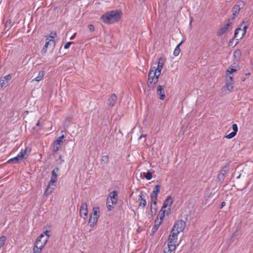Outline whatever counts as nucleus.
Wrapping results in <instances>:
<instances>
[{"instance_id": "nucleus-1", "label": "nucleus", "mask_w": 253, "mask_h": 253, "mask_svg": "<svg viewBox=\"0 0 253 253\" xmlns=\"http://www.w3.org/2000/svg\"><path fill=\"white\" fill-rule=\"evenodd\" d=\"M166 58L161 57L159 58L157 67H151L148 73L147 84L149 87H154L158 83L161 71L166 62Z\"/></svg>"}, {"instance_id": "nucleus-2", "label": "nucleus", "mask_w": 253, "mask_h": 253, "mask_svg": "<svg viewBox=\"0 0 253 253\" xmlns=\"http://www.w3.org/2000/svg\"><path fill=\"white\" fill-rule=\"evenodd\" d=\"M122 12L121 10H112L102 15L101 20L106 24H112L118 22L121 18Z\"/></svg>"}, {"instance_id": "nucleus-3", "label": "nucleus", "mask_w": 253, "mask_h": 253, "mask_svg": "<svg viewBox=\"0 0 253 253\" xmlns=\"http://www.w3.org/2000/svg\"><path fill=\"white\" fill-rule=\"evenodd\" d=\"M59 168H56L52 171L50 180L44 193V196H48L52 193L54 189L57 180V173L59 171Z\"/></svg>"}, {"instance_id": "nucleus-4", "label": "nucleus", "mask_w": 253, "mask_h": 253, "mask_svg": "<svg viewBox=\"0 0 253 253\" xmlns=\"http://www.w3.org/2000/svg\"><path fill=\"white\" fill-rule=\"evenodd\" d=\"M178 236L175 235V233L170 234L169 235L167 246V251H164L165 253H171L176 250V247L179 245V243L177 241Z\"/></svg>"}, {"instance_id": "nucleus-5", "label": "nucleus", "mask_w": 253, "mask_h": 253, "mask_svg": "<svg viewBox=\"0 0 253 253\" xmlns=\"http://www.w3.org/2000/svg\"><path fill=\"white\" fill-rule=\"evenodd\" d=\"M99 217V208L98 207H94L93 212L90 215L88 220V224L90 227H94L97 223Z\"/></svg>"}, {"instance_id": "nucleus-6", "label": "nucleus", "mask_w": 253, "mask_h": 253, "mask_svg": "<svg viewBox=\"0 0 253 253\" xmlns=\"http://www.w3.org/2000/svg\"><path fill=\"white\" fill-rule=\"evenodd\" d=\"M186 222L183 220H177L173 227L171 233H175V235L178 236L179 234L182 232L185 229Z\"/></svg>"}, {"instance_id": "nucleus-7", "label": "nucleus", "mask_w": 253, "mask_h": 253, "mask_svg": "<svg viewBox=\"0 0 253 253\" xmlns=\"http://www.w3.org/2000/svg\"><path fill=\"white\" fill-rule=\"evenodd\" d=\"M245 22H242L240 27L237 28L235 31L234 38H237V40L241 39L246 34V31L248 28L247 25H244Z\"/></svg>"}, {"instance_id": "nucleus-8", "label": "nucleus", "mask_w": 253, "mask_h": 253, "mask_svg": "<svg viewBox=\"0 0 253 253\" xmlns=\"http://www.w3.org/2000/svg\"><path fill=\"white\" fill-rule=\"evenodd\" d=\"M238 70V67L230 66L226 70L225 79H234V73Z\"/></svg>"}, {"instance_id": "nucleus-9", "label": "nucleus", "mask_w": 253, "mask_h": 253, "mask_svg": "<svg viewBox=\"0 0 253 253\" xmlns=\"http://www.w3.org/2000/svg\"><path fill=\"white\" fill-rule=\"evenodd\" d=\"M47 241V237L44 238V234H41L37 239L35 244L39 246V247H41L43 249L44 247L46 244Z\"/></svg>"}, {"instance_id": "nucleus-10", "label": "nucleus", "mask_w": 253, "mask_h": 253, "mask_svg": "<svg viewBox=\"0 0 253 253\" xmlns=\"http://www.w3.org/2000/svg\"><path fill=\"white\" fill-rule=\"evenodd\" d=\"M88 214L87 205L86 203L82 204L80 209V215L84 219H86Z\"/></svg>"}, {"instance_id": "nucleus-11", "label": "nucleus", "mask_w": 253, "mask_h": 253, "mask_svg": "<svg viewBox=\"0 0 253 253\" xmlns=\"http://www.w3.org/2000/svg\"><path fill=\"white\" fill-rule=\"evenodd\" d=\"M225 82L224 87L226 89L230 92L232 91L234 86V79H225Z\"/></svg>"}, {"instance_id": "nucleus-12", "label": "nucleus", "mask_w": 253, "mask_h": 253, "mask_svg": "<svg viewBox=\"0 0 253 253\" xmlns=\"http://www.w3.org/2000/svg\"><path fill=\"white\" fill-rule=\"evenodd\" d=\"M54 41L52 40V39H49L48 38H46L45 40V43L43 46L41 53L42 55H44L47 52V49L49 45H54Z\"/></svg>"}, {"instance_id": "nucleus-13", "label": "nucleus", "mask_w": 253, "mask_h": 253, "mask_svg": "<svg viewBox=\"0 0 253 253\" xmlns=\"http://www.w3.org/2000/svg\"><path fill=\"white\" fill-rule=\"evenodd\" d=\"M107 200H109L111 204L115 205L118 201V193L116 191H113L109 194V196Z\"/></svg>"}, {"instance_id": "nucleus-14", "label": "nucleus", "mask_w": 253, "mask_h": 253, "mask_svg": "<svg viewBox=\"0 0 253 253\" xmlns=\"http://www.w3.org/2000/svg\"><path fill=\"white\" fill-rule=\"evenodd\" d=\"M232 129L233 131L227 135L225 136V137L227 139H231L234 137L237 134V132L238 131V126L237 124H234L232 125Z\"/></svg>"}, {"instance_id": "nucleus-15", "label": "nucleus", "mask_w": 253, "mask_h": 253, "mask_svg": "<svg viewBox=\"0 0 253 253\" xmlns=\"http://www.w3.org/2000/svg\"><path fill=\"white\" fill-rule=\"evenodd\" d=\"M11 79V74H8L4 76L2 79L0 80V87L2 88L4 87L6 84Z\"/></svg>"}, {"instance_id": "nucleus-16", "label": "nucleus", "mask_w": 253, "mask_h": 253, "mask_svg": "<svg viewBox=\"0 0 253 253\" xmlns=\"http://www.w3.org/2000/svg\"><path fill=\"white\" fill-rule=\"evenodd\" d=\"M157 93L158 95H159L160 99L163 100L165 98V91H164V87L161 85H159L157 86Z\"/></svg>"}, {"instance_id": "nucleus-17", "label": "nucleus", "mask_w": 253, "mask_h": 253, "mask_svg": "<svg viewBox=\"0 0 253 253\" xmlns=\"http://www.w3.org/2000/svg\"><path fill=\"white\" fill-rule=\"evenodd\" d=\"M139 207L144 208L147 204L146 201L143 198V192H140L138 196Z\"/></svg>"}, {"instance_id": "nucleus-18", "label": "nucleus", "mask_w": 253, "mask_h": 253, "mask_svg": "<svg viewBox=\"0 0 253 253\" xmlns=\"http://www.w3.org/2000/svg\"><path fill=\"white\" fill-rule=\"evenodd\" d=\"M230 25V23H228L224 25L223 27H221L217 32V35L219 36L223 35L224 33H226L228 30V28Z\"/></svg>"}, {"instance_id": "nucleus-19", "label": "nucleus", "mask_w": 253, "mask_h": 253, "mask_svg": "<svg viewBox=\"0 0 253 253\" xmlns=\"http://www.w3.org/2000/svg\"><path fill=\"white\" fill-rule=\"evenodd\" d=\"M117 97L115 94H112L110 97L108 99V105L111 107L114 106L117 101Z\"/></svg>"}, {"instance_id": "nucleus-20", "label": "nucleus", "mask_w": 253, "mask_h": 253, "mask_svg": "<svg viewBox=\"0 0 253 253\" xmlns=\"http://www.w3.org/2000/svg\"><path fill=\"white\" fill-rule=\"evenodd\" d=\"M31 148L26 147L24 150H21V151L18 153L23 159H26L28 157V155L27 154V152H30Z\"/></svg>"}, {"instance_id": "nucleus-21", "label": "nucleus", "mask_w": 253, "mask_h": 253, "mask_svg": "<svg viewBox=\"0 0 253 253\" xmlns=\"http://www.w3.org/2000/svg\"><path fill=\"white\" fill-rule=\"evenodd\" d=\"M173 203V199L170 196H168L165 200L163 205L164 207H170Z\"/></svg>"}, {"instance_id": "nucleus-22", "label": "nucleus", "mask_w": 253, "mask_h": 253, "mask_svg": "<svg viewBox=\"0 0 253 253\" xmlns=\"http://www.w3.org/2000/svg\"><path fill=\"white\" fill-rule=\"evenodd\" d=\"M240 10V6L238 4H235L233 8H232V12H233V18L234 19L236 15L239 13Z\"/></svg>"}, {"instance_id": "nucleus-23", "label": "nucleus", "mask_w": 253, "mask_h": 253, "mask_svg": "<svg viewBox=\"0 0 253 253\" xmlns=\"http://www.w3.org/2000/svg\"><path fill=\"white\" fill-rule=\"evenodd\" d=\"M44 75V72L43 71H41L39 72L38 75L32 80L33 81L40 82L43 79V77Z\"/></svg>"}, {"instance_id": "nucleus-24", "label": "nucleus", "mask_w": 253, "mask_h": 253, "mask_svg": "<svg viewBox=\"0 0 253 253\" xmlns=\"http://www.w3.org/2000/svg\"><path fill=\"white\" fill-rule=\"evenodd\" d=\"M160 187L161 186L159 184L155 185L151 194L158 196L160 191Z\"/></svg>"}, {"instance_id": "nucleus-25", "label": "nucleus", "mask_w": 253, "mask_h": 253, "mask_svg": "<svg viewBox=\"0 0 253 253\" xmlns=\"http://www.w3.org/2000/svg\"><path fill=\"white\" fill-rule=\"evenodd\" d=\"M43 248L39 247V246L35 244L33 247V253H41Z\"/></svg>"}, {"instance_id": "nucleus-26", "label": "nucleus", "mask_w": 253, "mask_h": 253, "mask_svg": "<svg viewBox=\"0 0 253 253\" xmlns=\"http://www.w3.org/2000/svg\"><path fill=\"white\" fill-rule=\"evenodd\" d=\"M241 56V51L240 49H236L233 53V57L236 59H239Z\"/></svg>"}, {"instance_id": "nucleus-27", "label": "nucleus", "mask_w": 253, "mask_h": 253, "mask_svg": "<svg viewBox=\"0 0 253 253\" xmlns=\"http://www.w3.org/2000/svg\"><path fill=\"white\" fill-rule=\"evenodd\" d=\"M182 41L181 42L178 44L177 45L173 51V55L175 56H178L179 54L180 50L179 46L182 44Z\"/></svg>"}, {"instance_id": "nucleus-28", "label": "nucleus", "mask_w": 253, "mask_h": 253, "mask_svg": "<svg viewBox=\"0 0 253 253\" xmlns=\"http://www.w3.org/2000/svg\"><path fill=\"white\" fill-rule=\"evenodd\" d=\"M6 240V237L5 236H2L0 237V249L4 246Z\"/></svg>"}, {"instance_id": "nucleus-29", "label": "nucleus", "mask_w": 253, "mask_h": 253, "mask_svg": "<svg viewBox=\"0 0 253 253\" xmlns=\"http://www.w3.org/2000/svg\"><path fill=\"white\" fill-rule=\"evenodd\" d=\"M165 215V213L163 212L159 211L158 217H159L160 218V220L159 221V225H160L161 223L162 222L164 216Z\"/></svg>"}, {"instance_id": "nucleus-30", "label": "nucleus", "mask_w": 253, "mask_h": 253, "mask_svg": "<svg viewBox=\"0 0 253 253\" xmlns=\"http://www.w3.org/2000/svg\"><path fill=\"white\" fill-rule=\"evenodd\" d=\"M157 210V203L153 204L151 203L150 206V210L152 213H155Z\"/></svg>"}, {"instance_id": "nucleus-31", "label": "nucleus", "mask_w": 253, "mask_h": 253, "mask_svg": "<svg viewBox=\"0 0 253 253\" xmlns=\"http://www.w3.org/2000/svg\"><path fill=\"white\" fill-rule=\"evenodd\" d=\"M107 207L108 211H112L114 209V205L111 204V202L109 200H107Z\"/></svg>"}, {"instance_id": "nucleus-32", "label": "nucleus", "mask_w": 253, "mask_h": 253, "mask_svg": "<svg viewBox=\"0 0 253 253\" xmlns=\"http://www.w3.org/2000/svg\"><path fill=\"white\" fill-rule=\"evenodd\" d=\"M157 197H158V196L151 194L150 197H151V203L155 204L156 203H157Z\"/></svg>"}, {"instance_id": "nucleus-33", "label": "nucleus", "mask_w": 253, "mask_h": 253, "mask_svg": "<svg viewBox=\"0 0 253 253\" xmlns=\"http://www.w3.org/2000/svg\"><path fill=\"white\" fill-rule=\"evenodd\" d=\"M60 145L54 142L53 146V151L55 152H57L60 147Z\"/></svg>"}, {"instance_id": "nucleus-34", "label": "nucleus", "mask_w": 253, "mask_h": 253, "mask_svg": "<svg viewBox=\"0 0 253 253\" xmlns=\"http://www.w3.org/2000/svg\"><path fill=\"white\" fill-rule=\"evenodd\" d=\"M21 161L17 156L13 158L9 159L8 161V163H10L11 162L15 161V163H18L19 161Z\"/></svg>"}, {"instance_id": "nucleus-35", "label": "nucleus", "mask_w": 253, "mask_h": 253, "mask_svg": "<svg viewBox=\"0 0 253 253\" xmlns=\"http://www.w3.org/2000/svg\"><path fill=\"white\" fill-rule=\"evenodd\" d=\"M21 161L17 156L13 158L9 159L8 161V163H10L11 162L15 161V163H18L19 161Z\"/></svg>"}, {"instance_id": "nucleus-36", "label": "nucleus", "mask_w": 253, "mask_h": 253, "mask_svg": "<svg viewBox=\"0 0 253 253\" xmlns=\"http://www.w3.org/2000/svg\"><path fill=\"white\" fill-rule=\"evenodd\" d=\"M64 135H62V136H60V137L58 138V139H57V140L55 141V142H56V143H57V144H58L61 145V144L63 143V141H62V140H63V138H64Z\"/></svg>"}, {"instance_id": "nucleus-37", "label": "nucleus", "mask_w": 253, "mask_h": 253, "mask_svg": "<svg viewBox=\"0 0 253 253\" xmlns=\"http://www.w3.org/2000/svg\"><path fill=\"white\" fill-rule=\"evenodd\" d=\"M56 36V32L53 31L50 33V36L49 37H47V38H49V39H52V40H54V38Z\"/></svg>"}, {"instance_id": "nucleus-38", "label": "nucleus", "mask_w": 253, "mask_h": 253, "mask_svg": "<svg viewBox=\"0 0 253 253\" xmlns=\"http://www.w3.org/2000/svg\"><path fill=\"white\" fill-rule=\"evenodd\" d=\"M152 175L151 172H147L145 174V178L147 180H149L152 179Z\"/></svg>"}, {"instance_id": "nucleus-39", "label": "nucleus", "mask_w": 253, "mask_h": 253, "mask_svg": "<svg viewBox=\"0 0 253 253\" xmlns=\"http://www.w3.org/2000/svg\"><path fill=\"white\" fill-rule=\"evenodd\" d=\"M159 225H159V220H156L155 224L153 228V230H154V231L157 230L158 229Z\"/></svg>"}, {"instance_id": "nucleus-40", "label": "nucleus", "mask_w": 253, "mask_h": 253, "mask_svg": "<svg viewBox=\"0 0 253 253\" xmlns=\"http://www.w3.org/2000/svg\"><path fill=\"white\" fill-rule=\"evenodd\" d=\"M42 234H44V238L45 237H47L48 238L50 236L49 231L48 230L45 231Z\"/></svg>"}, {"instance_id": "nucleus-41", "label": "nucleus", "mask_w": 253, "mask_h": 253, "mask_svg": "<svg viewBox=\"0 0 253 253\" xmlns=\"http://www.w3.org/2000/svg\"><path fill=\"white\" fill-rule=\"evenodd\" d=\"M73 43V42H69L65 43L64 45V48L65 49H68L69 48L71 44Z\"/></svg>"}, {"instance_id": "nucleus-42", "label": "nucleus", "mask_w": 253, "mask_h": 253, "mask_svg": "<svg viewBox=\"0 0 253 253\" xmlns=\"http://www.w3.org/2000/svg\"><path fill=\"white\" fill-rule=\"evenodd\" d=\"M88 27L89 30L91 32H93L94 30V27L93 25L92 24H89L88 26Z\"/></svg>"}, {"instance_id": "nucleus-43", "label": "nucleus", "mask_w": 253, "mask_h": 253, "mask_svg": "<svg viewBox=\"0 0 253 253\" xmlns=\"http://www.w3.org/2000/svg\"><path fill=\"white\" fill-rule=\"evenodd\" d=\"M166 208L167 207H164V205H163L162 206V208H161V209L160 211H161V212H163H163L165 213L166 211Z\"/></svg>"}, {"instance_id": "nucleus-44", "label": "nucleus", "mask_w": 253, "mask_h": 253, "mask_svg": "<svg viewBox=\"0 0 253 253\" xmlns=\"http://www.w3.org/2000/svg\"><path fill=\"white\" fill-rule=\"evenodd\" d=\"M36 126H42V125L41 124L40 120H38V122L36 124Z\"/></svg>"}, {"instance_id": "nucleus-45", "label": "nucleus", "mask_w": 253, "mask_h": 253, "mask_svg": "<svg viewBox=\"0 0 253 253\" xmlns=\"http://www.w3.org/2000/svg\"><path fill=\"white\" fill-rule=\"evenodd\" d=\"M225 206V202H222L221 204V207L220 209H222L224 206Z\"/></svg>"}, {"instance_id": "nucleus-46", "label": "nucleus", "mask_w": 253, "mask_h": 253, "mask_svg": "<svg viewBox=\"0 0 253 253\" xmlns=\"http://www.w3.org/2000/svg\"><path fill=\"white\" fill-rule=\"evenodd\" d=\"M76 33H74L73 34V35L70 37V40L74 39L75 38V37H76Z\"/></svg>"}, {"instance_id": "nucleus-47", "label": "nucleus", "mask_w": 253, "mask_h": 253, "mask_svg": "<svg viewBox=\"0 0 253 253\" xmlns=\"http://www.w3.org/2000/svg\"><path fill=\"white\" fill-rule=\"evenodd\" d=\"M146 135L144 134H142L140 136L139 139L142 138V137H146Z\"/></svg>"}, {"instance_id": "nucleus-48", "label": "nucleus", "mask_w": 253, "mask_h": 253, "mask_svg": "<svg viewBox=\"0 0 253 253\" xmlns=\"http://www.w3.org/2000/svg\"><path fill=\"white\" fill-rule=\"evenodd\" d=\"M17 156L22 161L23 159L22 158V157L19 154H18V155H17Z\"/></svg>"}, {"instance_id": "nucleus-49", "label": "nucleus", "mask_w": 253, "mask_h": 253, "mask_svg": "<svg viewBox=\"0 0 253 253\" xmlns=\"http://www.w3.org/2000/svg\"><path fill=\"white\" fill-rule=\"evenodd\" d=\"M251 73H246L245 74V76H246V77H249V76L250 75Z\"/></svg>"}, {"instance_id": "nucleus-50", "label": "nucleus", "mask_w": 253, "mask_h": 253, "mask_svg": "<svg viewBox=\"0 0 253 253\" xmlns=\"http://www.w3.org/2000/svg\"><path fill=\"white\" fill-rule=\"evenodd\" d=\"M105 157L106 158V159H108V156H105Z\"/></svg>"}, {"instance_id": "nucleus-51", "label": "nucleus", "mask_w": 253, "mask_h": 253, "mask_svg": "<svg viewBox=\"0 0 253 253\" xmlns=\"http://www.w3.org/2000/svg\"><path fill=\"white\" fill-rule=\"evenodd\" d=\"M245 79H242V81H245Z\"/></svg>"}]
</instances>
